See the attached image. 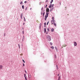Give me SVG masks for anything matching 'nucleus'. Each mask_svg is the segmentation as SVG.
Returning a JSON list of instances; mask_svg holds the SVG:
<instances>
[{
  "label": "nucleus",
  "mask_w": 80,
  "mask_h": 80,
  "mask_svg": "<svg viewBox=\"0 0 80 80\" xmlns=\"http://www.w3.org/2000/svg\"><path fill=\"white\" fill-rule=\"evenodd\" d=\"M46 12H47L46 13V14L45 16L44 20H47V17L48 16V14H49V13L47 12H49V9L48 8H47L46 9Z\"/></svg>",
  "instance_id": "nucleus-1"
},
{
  "label": "nucleus",
  "mask_w": 80,
  "mask_h": 80,
  "mask_svg": "<svg viewBox=\"0 0 80 80\" xmlns=\"http://www.w3.org/2000/svg\"><path fill=\"white\" fill-rule=\"evenodd\" d=\"M47 38L48 41H50L51 40V37H50L49 36H47Z\"/></svg>",
  "instance_id": "nucleus-2"
},
{
  "label": "nucleus",
  "mask_w": 80,
  "mask_h": 80,
  "mask_svg": "<svg viewBox=\"0 0 80 80\" xmlns=\"http://www.w3.org/2000/svg\"><path fill=\"white\" fill-rule=\"evenodd\" d=\"M3 68V66L2 65H0V69H2Z\"/></svg>",
  "instance_id": "nucleus-3"
},
{
  "label": "nucleus",
  "mask_w": 80,
  "mask_h": 80,
  "mask_svg": "<svg viewBox=\"0 0 80 80\" xmlns=\"http://www.w3.org/2000/svg\"><path fill=\"white\" fill-rule=\"evenodd\" d=\"M77 42H75L74 43V46H76L77 45Z\"/></svg>",
  "instance_id": "nucleus-4"
},
{
  "label": "nucleus",
  "mask_w": 80,
  "mask_h": 80,
  "mask_svg": "<svg viewBox=\"0 0 80 80\" xmlns=\"http://www.w3.org/2000/svg\"><path fill=\"white\" fill-rule=\"evenodd\" d=\"M66 45L65 44H64L63 45H62V48H63V47H66Z\"/></svg>",
  "instance_id": "nucleus-5"
},
{
  "label": "nucleus",
  "mask_w": 80,
  "mask_h": 80,
  "mask_svg": "<svg viewBox=\"0 0 80 80\" xmlns=\"http://www.w3.org/2000/svg\"><path fill=\"white\" fill-rule=\"evenodd\" d=\"M55 48L56 50V51L57 52H58V48H57V47H55Z\"/></svg>",
  "instance_id": "nucleus-6"
},
{
  "label": "nucleus",
  "mask_w": 80,
  "mask_h": 80,
  "mask_svg": "<svg viewBox=\"0 0 80 80\" xmlns=\"http://www.w3.org/2000/svg\"><path fill=\"white\" fill-rule=\"evenodd\" d=\"M21 19H22V18L23 17V14H22V15L21 16Z\"/></svg>",
  "instance_id": "nucleus-7"
},
{
  "label": "nucleus",
  "mask_w": 80,
  "mask_h": 80,
  "mask_svg": "<svg viewBox=\"0 0 80 80\" xmlns=\"http://www.w3.org/2000/svg\"><path fill=\"white\" fill-rule=\"evenodd\" d=\"M51 32H54V29H53V28H52L51 29Z\"/></svg>",
  "instance_id": "nucleus-8"
},
{
  "label": "nucleus",
  "mask_w": 80,
  "mask_h": 80,
  "mask_svg": "<svg viewBox=\"0 0 80 80\" xmlns=\"http://www.w3.org/2000/svg\"><path fill=\"white\" fill-rule=\"evenodd\" d=\"M51 22L52 25V24H53V23H54L52 20L51 21Z\"/></svg>",
  "instance_id": "nucleus-9"
},
{
  "label": "nucleus",
  "mask_w": 80,
  "mask_h": 80,
  "mask_svg": "<svg viewBox=\"0 0 80 80\" xmlns=\"http://www.w3.org/2000/svg\"><path fill=\"white\" fill-rule=\"evenodd\" d=\"M51 48H52L53 50L54 49V47L52 46V47H51Z\"/></svg>",
  "instance_id": "nucleus-10"
},
{
  "label": "nucleus",
  "mask_w": 80,
  "mask_h": 80,
  "mask_svg": "<svg viewBox=\"0 0 80 80\" xmlns=\"http://www.w3.org/2000/svg\"><path fill=\"white\" fill-rule=\"evenodd\" d=\"M44 33H46V28H44Z\"/></svg>",
  "instance_id": "nucleus-11"
},
{
  "label": "nucleus",
  "mask_w": 80,
  "mask_h": 80,
  "mask_svg": "<svg viewBox=\"0 0 80 80\" xmlns=\"http://www.w3.org/2000/svg\"><path fill=\"white\" fill-rule=\"evenodd\" d=\"M43 12L42 11L41 12V15H43Z\"/></svg>",
  "instance_id": "nucleus-12"
},
{
  "label": "nucleus",
  "mask_w": 80,
  "mask_h": 80,
  "mask_svg": "<svg viewBox=\"0 0 80 80\" xmlns=\"http://www.w3.org/2000/svg\"><path fill=\"white\" fill-rule=\"evenodd\" d=\"M51 7H53V6H54V4H51Z\"/></svg>",
  "instance_id": "nucleus-13"
},
{
  "label": "nucleus",
  "mask_w": 80,
  "mask_h": 80,
  "mask_svg": "<svg viewBox=\"0 0 80 80\" xmlns=\"http://www.w3.org/2000/svg\"><path fill=\"white\" fill-rule=\"evenodd\" d=\"M24 22H26V19H25V17H24Z\"/></svg>",
  "instance_id": "nucleus-14"
},
{
  "label": "nucleus",
  "mask_w": 80,
  "mask_h": 80,
  "mask_svg": "<svg viewBox=\"0 0 80 80\" xmlns=\"http://www.w3.org/2000/svg\"><path fill=\"white\" fill-rule=\"evenodd\" d=\"M22 8H23V9H24V5H22Z\"/></svg>",
  "instance_id": "nucleus-15"
},
{
  "label": "nucleus",
  "mask_w": 80,
  "mask_h": 80,
  "mask_svg": "<svg viewBox=\"0 0 80 80\" xmlns=\"http://www.w3.org/2000/svg\"><path fill=\"white\" fill-rule=\"evenodd\" d=\"M54 25H55V27H57V25H56V23H54Z\"/></svg>",
  "instance_id": "nucleus-16"
},
{
  "label": "nucleus",
  "mask_w": 80,
  "mask_h": 80,
  "mask_svg": "<svg viewBox=\"0 0 80 80\" xmlns=\"http://www.w3.org/2000/svg\"><path fill=\"white\" fill-rule=\"evenodd\" d=\"M47 30H48V32H49L50 31V30H49V28H47Z\"/></svg>",
  "instance_id": "nucleus-17"
},
{
  "label": "nucleus",
  "mask_w": 80,
  "mask_h": 80,
  "mask_svg": "<svg viewBox=\"0 0 80 80\" xmlns=\"http://www.w3.org/2000/svg\"><path fill=\"white\" fill-rule=\"evenodd\" d=\"M52 21H53V22L54 23H55V20H52Z\"/></svg>",
  "instance_id": "nucleus-18"
},
{
  "label": "nucleus",
  "mask_w": 80,
  "mask_h": 80,
  "mask_svg": "<svg viewBox=\"0 0 80 80\" xmlns=\"http://www.w3.org/2000/svg\"><path fill=\"white\" fill-rule=\"evenodd\" d=\"M50 44L51 45H52L53 44L52 43V42H50Z\"/></svg>",
  "instance_id": "nucleus-19"
},
{
  "label": "nucleus",
  "mask_w": 80,
  "mask_h": 80,
  "mask_svg": "<svg viewBox=\"0 0 80 80\" xmlns=\"http://www.w3.org/2000/svg\"><path fill=\"white\" fill-rule=\"evenodd\" d=\"M51 5H50L49 6V8H51Z\"/></svg>",
  "instance_id": "nucleus-20"
},
{
  "label": "nucleus",
  "mask_w": 80,
  "mask_h": 80,
  "mask_svg": "<svg viewBox=\"0 0 80 80\" xmlns=\"http://www.w3.org/2000/svg\"><path fill=\"white\" fill-rule=\"evenodd\" d=\"M54 58H57V56H56V55H55Z\"/></svg>",
  "instance_id": "nucleus-21"
},
{
  "label": "nucleus",
  "mask_w": 80,
  "mask_h": 80,
  "mask_svg": "<svg viewBox=\"0 0 80 80\" xmlns=\"http://www.w3.org/2000/svg\"><path fill=\"white\" fill-rule=\"evenodd\" d=\"M22 61H23V62H24V63H25V61H24V60L23 59L22 60Z\"/></svg>",
  "instance_id": "nucleus-22"
},
{
  "label": "nucleus",
  "mask_w": 80,
  "mask_h": 80,
  "mask_svg": "<svg viewBox=\"0 0 80 80\" xmlns=\"http://www.w3.org/2000/svg\"><path fill=\"white\" fill-rule=\"evenodd\" d=\"M29 78H31V75H29Z\"/></svg>",
  "instance_id": "nucleus-23"
},
{
  "label": "nucleus",
  "mask_w": 80,
  "mask_h": 80,
  "mask_svg": "<svg viewBox=\"0 0 80 80\" xmlns=\"http://www.w3.org/2000/svg\"><path fill=\"white\" fill-rule=\"evenodd\" d=\"M22 3H23V2H20V4H21V5H22Z\"/></svg>",
  "instance_id": "nucleus-24"
},
{
  "label": "nucleus",
  "mask_w": 80,
  "mask_h": 80,
  "mask_svg": "<svg viewBox=\"0 0 80 80\" xmlns=\"http://www.w3.org/2000/svg\"><path fill=\"white\" fill-rule=\"evenodd\" d=\"M52 20H54V17H52Z\"/></svg>",
  "instance_id": "nucleus-25"
},
{
  "label": "nucleus",
  "mask_w": 80,
  "mask_h": 80,
  "mask_svg": "<svg viewBox=\"0 0 80 80\" xmlns=\"http://www.w3.org/2000/svg\"><path fill=\"white\" fill-rule=\"evenodd\" d=\"M27 8H28L27 7H26L25 8V10H27Z\"/></svg>",
  "instance_id": "nucleus-26"
},
{
  "label": "nucleus",
  "mask_w": 80,
  "mask_h": 80,
  "mask_svg": "<svg viewBox=\"0 0 80 80\" xmlns=\"http://www.w3.org/2000/svg\"><path fill=\"white\" fill-rule=\"evenodd\" d=\"M48 23H49V22H48L47 23V25H48Z\"/></svg>",
  "instance_id": "nucleus-27"
},
{
  "label": "nucleus",
  "mask_w": 80,
  "mask_h": 80,
  "mask_svg": "<svg viewBox=\"0 0 80 80\" xmlns=\"http://www.w3.org/2000/svg\"><path fill=\"white\" fill-rule=\"evenodd\" d=\"M41 10H42H42H43V8H41Z\"/></svg>",
  "instance_id": "nucleus-28"
},
{
  "label": "nucleus",
  "mask_w": 80,
  "mask_h": 80,
  "mask_svg": "<svg viewBox=\"0 0 80 80\" xmlns=\"http://www.w3.org/2000/svg\"><path fill=\"white\" fill-rule=\"evenodd\" d=\"M25 76H26V74H24V77H25Z\"/></svg>",
  "instance_id": "nucleus-29"
},
{
  "label": "nucleus",
  "mask_w": 80,
  "mask_h": 80,
  "mask_svg": "<svg viewBox=\"0 0 80 80\" xmlns=\"http://www.w3.org/2000/svg\"><path fill=\"white\" fill-rule=\"evenodd\" d=\"M22 33H23V34H24V31H22Z\"/></svg>",
  "instance_id": "nucleus-30"
},
{
  "label": "nucleus",
  "mask_w": 80,
  "mask_h": 80,
  "mask_svg": "<svg viewBox=\"0 0 80 80\" xmlns=\"http://www.w3.org/2000/svg\"><path fill=\"white\" fill-rule=\"evenodd\" d=\"M18 45L19 46V48H20V44H18Z\"/></svg>",
  "instance_id": "nucleus-31"
},
{
  "label": "nucleus",
  "mask_w": 80,
  "mask_h": 80,
  "mask_svg": "<svg viewBox=\"0 0 80 80\" xmlns=\"http://www.w3.org/2000/svg\"><path fill=\"white\" fill-rule=\"evenodd\" d=\"M24 3H27V1H25V2H24Z\"/></svg>",
  "instance_id": "nucleus-32"
},
{
  "label": "nucleus",
  "mask_w": 80,
  "mask_h": 80,
  "mask_svg": "<svg viewBox=\"0 0 80 80\" xmlns=\"http://www.w3.org/2000/svg\"><path fill=\"white\" fill-rule=\"evenodd\" d=\"M23 67H25V64H24V63L23 64Z\"/></svg>",
  "instance_id": "nucleus-33"
},
{
  "label": "nucleus",
  "mask_w": 80,
  "mask_h": 80,
  "mask_svg": "<svg viewBox=\"0 0 80 80\" xmlns=\"http://www.w3.org/2000/svg\"><path fill=\"white\" fill-rule=\"evenodd\" d=\"M24 71H25V73H27V71H26L25 70Z\"/></svg>",
  "instance_id": "nucleus-34"
},
{
  "label": "nucleus",
  "mask_w": 80,
  "mask_h": 80,
  "mask_svg": "<svg viewBox=\"0 0 80 80\" xmlns=\"http://www.w3.org/2000/svg\"><path fill=\"white\" fill-rule=\"evenodd\" d=\"M25 80H27V78L26 77H25Z\"/></svg>",
  "instance_id": "nucleus-35"
},
{
  "label": "nucleus",
  "mask_w": 80,
  "mask_h": 80,
  "mask_svg": "<svg viewBox=\"0 0 80 80\" xmlns=\"http://www.w3.org/2000/svg\"><path fill=\"white\" fill-rule=\"evenodd\" d=\"M50 3H52V1H51V2H50Z\"/></svg>",
  "instance_id": "nucleus-36"
},
{
  "label": "nucleus",
  "mask_w": 80,
  "mask_h": 80,
  "mask_svg": "<svg viewBox=\"0 0 80 80\" xmlns=\"http://www.w3.org/2000/svg\"><path fill=\"white\" fill-rule=\"evenodd\" d=\"M51 1L52 2H53V0H51Z\"/></svg>",
  "instance_id": "nucleus-37"
},
{
  "label": "nucleus",
  "mask_w": 80,
  "mask_h": 80,
  "mask_svg": "<svg viewBox=\"0 0 80 80\" xmlns=\"http://www.w3.org/2000/svg\"><path fill=\"white\" fill-rule=\"evenodd\" d=\"M44 25H46V23H44Z\"/></svg>",
  "instance_id": "nucleus-38"
},
{
  "label": "nucleus",
  "mask_w": 80,
  "mask_h": 80,
  "mask_svg": "<svg viewBox=\"0 0 80 80\" xmlns=\"http://www.w3.org/2000/svg\"><path fill=\"white\" fill-rule=\"evenodd\" d=\"M53 8H51V10H53Z\"/></svg>",
  "instance_id": "nucleus-39"
},
{
  "label": "nucleus",
  "mask_w": 80,
  "mask_h": 80,
  "mask_svg": "<svg viewBox=\"0 0 80 80\" xmlns=\"http://www.w3.org/2000/svg\"><path fill=\"white\" fill-rule=\"evenodd\" d=\"M43 17H44V15L45 14H43Z\"/></svg>",
  "instance_id": "nucleus-40"
},
{
  "label": "nucleus",
  "mask_w": 80,
  "mask_h": 80,
  "mask_svg": "<svg viewBox=\"0 0 80 80\" xmlns=\"http://www.w3.org/2000/svg\"><path fill=\"white\" fill-rule=\"evenodd\" d=\"M45 12H44L43 13V14H45Z\"/></svg>",
  "instance_id": "nucleus-41"
},
{
  "label": "nucleus",
  "mask_w": 80,
  "mask_h": 80,
  "mask_svg": "<svg viewBox=\"0 0 80 80\" xmlns=\"http://www.w3.org/2000/svg\"><path fill=\"white\" fill-rule=\"evenodd\" d=\"M23 25H25V22H24V23H23Z\"/></svg>",
  "instance_id": "nucleus-42"
},
{
  "label": "nucleus",
  "mask_w": 80,
  "mask_h": 80,
  "mask_svg": "<svg viewBox=\"0 0 80 80\" xmlns=\"http://www.w3.org/2000/svg\"><path fill=\"white\" fill-rule=\"evenodd\" d=\"M46 27V26H45V25L44 27Z\"/></svg>",
  "instance_id": "nucleus-43"
},
{
  "label": "nucleus",
  "mask_w": 80,
  "mask_h": 80,
  "mask_svg": "<svg viewBox=\"0 0 80 80\" xmlns=\"http://www.w3.org/2000/svg\"><path fill=\"white\" fill-rule=\"evenodd\" d=\"M46 7L47 6V5H46Z\"/></svg>",
  "instance_id": "nucleus-44"
},
{
  "label": "nucleus",
  "mask_w": 80,
  "mask_h": 80,
  "mask_svg": "<svg viewBox=\"0 0 80 80\" xmlns=\"http://www.w3.org/2000/svg\"><path fill=\"white\" fill-rule=\"evenodd\" d=\"M40 24H41V25H42V24H41V23H40Z\"/></svg>",
  "instance_id": "nucleus-45"
},
{
  "label": "nucleus",
  "mask_w": 80,
  "mask_h": 80,
  "mask_svg": "<svg viewBox=\"0 0 80 80\" xmlns=\"http://www.w3.org/2000/svg\"><path fill=\"white\" fill-rule=\"evenodd\" d=\"M46 34H47V33H46Z\"/></svg>",
  "instance_id": "nucleus-46"
},
{
  "label": "nucleus",
  "mask_w": 80,
  "mask_h": 80,
  "mask_svg": "<svg viewBox=\"0 0 80 80\" xmlns=\"http://www.w3.org/2000/svg\"><path fill=\"white\" fill-rule=\"evenodd\" d=\"M56 66H57V65Z\"/></svg>",
  "instance_id": "nucleus-47"
},
{
  "label": "nucleus",
  "mask_w": 80,
  "mask_h": 80,
  "mask_svg": "<svg viewBox=\"0 0 80 80\" xmlns=\"http://www.w3.org/2000/svg\"><path fill=\"white\" fill-rule=\"evenodd\" d=\"M26 80H27V79H26Z\"/></svg>",
  "instance_id": "nucleus-48"
}]
</instances>
